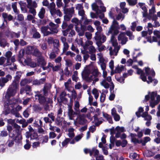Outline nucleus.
<instances>
[{"instance_id": "obj_1", "label": "nucleus", "mask_w": 160, "mask_h": 160, "mask_svg": "<svg viewBox=\"0 0 160 160\" xmlns=\"http://www.w3.org/2000/svg\"><path fill=\"white\" fill-rule=\"evenodd\" d=\"M19 85L12 82L7 90L5 97L8 100L5 102V110L3 111V114L6 115L9 113L11 108H12L15 103L16 99L15 98H12L11 99H9L11 97L15 96L19 89Z\"/></svg>"}, {"instance_id": "obj_2", "label": "nucleus", "mask_w": 160, "mask_h": 160, "mask_svg": "<svg viewBox=\"0 0 160 160\" xmlns=\"http://www.w3.org/2000/svg\"><path fill=\"white\" fill-rule=\"evenodd\" d=\"M119 29L118 23L114 19L112 24L109 28L108 32L107 33V35L108 36H109L110 34H112L110 41L114 47H120L118 46V43L115 37V36L118 35L119 32L118 30Z\"/></svg>"}, {"instance_id": "obj_3", "label": "nucleus", "mask_w": 160, "mask_h": 160, "mask_svg": "<svg viewBox=\"0 0 160 160\" xmlns=\"http://www.w3.org/2000/svg\"><path fill=\"white\" fill-rule=\"evenodd\" d=\"M43 6L48 7L51 16L54 18L56 17V15L59 17H61L62 16V13L59 9L56 8V5L55 3L52 2L49 4L47 0L43 1L42 2Z\"/></svg>"}, {"instance_id": "obj_4", "label": "nucleus", "mask_w": 160, "mask_h": 160, "mask_svg": "<svg viewBox=\"0 0 160 160\" xmlns=\"http://www.w3.org/2000/svg\"><path fill=\"white\" fill-rule=\"evenodd\" d=\"M95 2L92 4V9L96 12L99 18H102L104 17V14L102 12H105L106 8L100 0H95Z\"/></svg>"}, {"instance_id": "obj_5", "label": "nucleus", "mask_w": 160, "mask_h": 160, "mask_svg": "<svg viewBox=\"0 0 160 160\" xmlns=\"http://www.w3.org/2000/svg\"><path fill=\"white\" fill-rule=\"evenodd\" d=\"M150 99V105L152 108L154 107L160 101V95H157V92H153L151 93L148 92V94L145 96L146 101Z\"/></svg>"}, {"instance_id": "obj_6", "label": "nucleus", "mask_w": 160, "mask_h": 160, "mask_svg": "<svg viewBox=\"0 0 160 160\" xmlns=\"http://www.w3.org/2000/svg\"><path fill=\"white\" fill-rule=\"evenodd\" d=\"M14 129L12 128V126L10 125H8L7 129L9 133V136L12 138H14L17 137L18 134V131H19L21 128V127L17 123L14 124L13 125Z\"/></svg>"}, {"instance_id": "obj_7", "label": "nucleus", "mask_w": 160, "mask_h": 160, "mask_svg": "<svg viewBox=\"0 0 160 160\" xmlns=\"http://www.w3.org/2000/svg\"><path fill=\"white\" fill-rule=\"evenodd\" d=\"M145 72L146 74L147 75H148V80H146V81L148 84H149L150 83L152 82L153 81L154 84L153 85L155 86L158 83V81L156 79H153L152 77L155 76V74L154 71L152 69H150V68L147 67L145 68Z\"/></svg>"}, {"instance_id": "obj_8", "label": "nucleus", "mask_w": 160, "mask_h": 160, "mask_svg": "<svg viewBox=\"0 0 160 160\" xmlns=\"http://www.w3.org/2000/svg\"><path fill=\"white\" fill-rule=\"evenodd\" d=\"M91 73L90 76V82L92 81V83L94 84L98 81L100 73L98 72L97 68L95 67L92 69Z\"/></svg>"}, {"instance_id": "obj_9", "label": "nucleus", "mask_w": 160, "mask_h": 160, "mask_svg": "<svg viewBox=\"0 0 160 160\" xmlns=\"http://www.w3.org/2000/svg\"><path fill=\"white\" fill-rule=\"evenodd\" d=\"M12 79V76L10 74H8L5 77L0 78V87L1 88L4 87L5 84Z\"/></svg>"}, {"instance_id": "obj_10", "label": "nucleus", "mask_w": 160, "mask_h": 160, "mask_svg": "<svg viewBox=\"0 0 160 160\" xmlns=\"http://www.w3.org/2000/svg\"><path fill=\"white\" fill-rule=\"evenodd\" d=\"M120 48V47H116L113 49L111 47L109 48V54L111 58H114V56H117Z\"/></svg>"}, {"instance_id": "obj_11", "label": "nucleus", "mask_w": 160, "mask_h": 160, "mask_svg": "<svg viewBox=\"0 0 160 160\" xmlns=\"http://www.w3.org/2000/svg\"><path fill=\"white\" fill-rule=\"evenodd\" d=\"M118 40L121 44L124 45L127 42L128 39L124 32H121L118 37Z\"/></svg>"}, {"instance_id": "obj_12", "label": "nucleus", "mask_w": 160, "mask_h": 160, "mask_svg": "<svg viewBox=\"0 0 160 160\" xmlns=\"http://www.w3.org/2000/svg\"><path fill=\"white\" fill-rule=\"evenodd\" d=\"M60 40L63 43V52H65L69 49V45L67 41V39L65 37L63 36L61 37Z\"/></svg>"}, {"instance_id": "obj_13", "label": "nucleus", "mask_w": 160, "mask_h": 160, "mask_svg": "<svg viewBox=\"0 0 160 160\" xmlns=\"http://www.w3.org/2000/svg\"><path fill=\"white\" fill-rule=\"evenodd\" d=\"M49 30L51 32V34L57 33L58 32V26L57 24H56L52 22H50L49 23Z\"/></svg>"}, {"instance_id": "obj_14", "label": "nucleus", "mask_w": 160, "mask_h": 160, "mask_svg": "<svg viewBox=\"0 0 160 160\" xmlns=\"http://www.w3.org/2000/svg\"><path fill=\"white\" fill-rule=\"evenodd\" d=\"M87 122V120L81 115L79 116L76 120H74V124L75 125H76L77 123L83 125Z\"/></svg>"}, {"instance_id": "obj_15", "label": "nucleus", "mask_w": 160, "mask_h": 160, "mask_svg": "<svg viewBox=\"0 0 160 160\" xmlns=\"http://www.w3.org/2000/svg\"><path fill=\"white\" fill-rule=\"evenodd\" d=\"M30 33L33 38L38 39L41 37L40 34L37 31V29L34 27H33L31 28Z\"/></svg>"}, {"instance_id": "obj_16", "label": "nucleus", "mask_w": 160, "mask_h": 160, "mask_svg": "<svg viewBox=\"0 0 160 160\" xmlns=\"http://www.w3.org/2000/svg\"><path fill=\"white\" fill-rule=\"evenodd\" d=\"M94 39L96 40L100 41L102 42H104L107 39L106 37L102 34H98V33L96 32Z\"/></svg>"}, {"instance_id": "obj_17", "label": "nucleus", "mask_w": 160, "mask_h": 160, "mask_svg": "<svg viewBox=\"0 0 160 160\" xmlns=\"http://www.w3.org/2000/svg\"><path fill=\"white\" fill-rule=\"evenodd\" d=\"M76 113V112H74L71 106L68 105V115L70 120H73L74 118L75 117Z\"/></svg>"}, {"instance_id": "obj_18", "label": "nucleus", "mask_w": 160, "mask_h": 160, "mask_svg": "<svg viewBox=\"0 0 160 160\" xmlns=\"http://www.w3.org/2000/svg\"><path fill=\"white\" fill-rule=\"evenodd\" d=\"M91 73L90 71L87 69L84 70L82 73L83 78L88 82H90V76H89V75Z\"/></svg>"}, {"instance_id": "obj_19", "label": "nucleus", "mask_w": 160, "mask_h": 160, "mask_svg": "<svg viewBox=\"0 0 160 160\" xmlns=\"http://www.w3.org/2000/svg\"><path fill=\"white\" fill-rule=\"evenodd\" d=\"M35 93L36 94L35 96L36 98L38 99L40 103L41 104L44 103L46 101L45 97L41 94L39 91L36 92Z\"/></svg>"}, {"instance_id": "obj_20", "label": "nucleus", "mask_w": 160, "mask_h": 160, "mask_svg": "<svg viewBox=\"0 0 160 160\" xmlns=\"http://www.w3.org/2000/svg\"><path fill=\"white\" fill-rule=\"evenodd\" d=\"M22 74V72H17L16 73L15 76L14 77V80L12 81V82L19 85V81L21 78Z\"/></svg>"}, {"instance_id": "obj_21", "label": "nucleus", "mask_w": 160, "mask_h": 160, "mask_svg": "<svg viewBox=\"0 0 160 160\" xmlns=\"http://www.w3.org/2000/svg\"><path fill=\"white\" fill-rule=\"evenodd\" d=\"M67 7L63 8V9L64 14L71 15L72 16L74 12V8L72 7L71 8H67Z\"/></svg>"}, {"instance_id": "obj_22", "label": "nucleus", "mask_w": 160, "mask_h": 160, "mask_svg": "<svg viewBox=\"0 0 160 160\" xmlns=\"http://www.w3.org/2000/svg\"><path fill=\"white\" fill-rule=\"evenodd\" d=\"M116 132V133L115 137L116 138L120 137L121 133L124 132L125 131L123 127H120L119 126H117L115 128Z\"/></svg>"}, {"instance_id": "obj_23", "label": "nucleus", "mask_w": 160, "mask_h": 160, "mask_svg": "<svg viewBox=\"0 0 160 160\" xmlns=\"http://www.w3.org/2000/svg\"><path fill=\"white\" fill-rule=\"evenodd\" d=\"M24 62L26 65L32 68H35L38 66L37 63H36L33 61H32L30 58L25 59Z\"/></svg>"}, {"instance_id": "obj_24", "label": "nucleus", "mask_w": 160, "mask_h": 160, "mask_svg": "<svg viewBox=\"0 0 160 160\" xmlns=\"http://www.w3.org/2000/svg\"><path fill=\"white\" fill-rule=\"evenodd\" d=\"M37 66L42 67L43 66H45L47 62L45 60L43 57L41 56L37 59Z\"/></svg>"}, {"instance_id": "obj_25", "label": "nucleus", "mask_w": 160, "mask_h": 160, "mask_svg": "<svg viewBox=\"0 0 160 160\" xmlns=\"http://www.w3.org/2000/svg\"><path fill=\"white\" fill-rule=\"evenodd\" d=\"M48 30V27H43L41 28V32L44 36H47L51 34V32Z\"/></svg>"}, {"instance_id": "obj_26", "label": "nucleus", "mask_w": 160, "mask_h": 160, "mask_svg": "<svg viewBox=\"0 0 160 160\" xmlns=\"http://www.w3.org/2000/svg\"><path fill=\"white\" fill-rule=\"evenodd\" d=\"M45 80V78H42L39 80L36 79L32 81V83L33 85L38 86L43 84Z\"/></svg>"}, {"instance_id": "obj_27", "label": "nucleus", "mask_w": 160, "mask_h": 160, "mask_svg": "<svg viewBox=\"0 0 160 160\" xmlns=\"http://www.w3.org/2000/svg\"><path fill=\"white\" fill-rule=\"evenodd\" d=\"M137 73L138 74H141L140 78L143 81H146L147 79L146 77L145 76L144 73L141 69H138Z\"/></svg>"}, {"instance_id": "obj_28", "label": "nucleus", "mask_w": 160, "mask_h": 160, "mask_svg": "<svg viewBox=\"0 0 160 160\" xmlns=\"http://www.w3.org/2000/svg\"><path fill=\"white\" fill-rule=\"evenodd\" d=\"M32 81V80L30 78H24L21 80L20 84L21 86H24L27 83H29Z\"/></svg>"}, {"instance_id": "obj_29", "label": "nucleus", "mask_w": 160, "mask_h": 160, "mask_svg": "<svg viewBox=\"0 0 160 160\" xmlns=\"http://www.w3.org/2000/svg\"><path fill=\"white\" fill-rule=\"evenodd\" d=\"M80 104L79 102L77 101H75L74 102V109L77 113H80Z\"/></svg>"}, {"instance_id": "obj_30", "label": "nucleus", "mask_w": 160, "mask_h": 160, "mask_svg": "<svg viewBox=\"0 0 160 160\" xmlns=\"http://www.w3.org/2000/svg\"><path fill=\"white\" fill-rule=\"evenodd\" d=\"M51 85L50 84H47L44 86L43 89V93L44 95L46 96L51 88Z\"/></svg>"}, {"instance_id": "obj_31", "label": "nucleus", "mask_w": 160, "mask_h": 160, "mask_svg": "<svg viewBox=\"0 0 160 160\" xmlns=\"http://www.w3.org/2000/svg\"><path fill=\"white\" fill-rule=\"evenodd\" d=\"M2 16L4 19V21L6 22V20L8 21H11L13 19V17L10 14H8L6 13H3L2 14Z\"/></svg>"}, {"instance_id": "obj_32", "label": "nucleus", "mask_w": 160, "mask_h": 160, "mask_svg": "<svg viewBox=\"0 0 160 160\" xmlns=\"http://www.w3.org/2000/svg\"><path fill=\"white\" fill-rule=\"evenodd\" d=\"M27 7L28 8H36L37 7V4L35 1L32 0L27 3Z\"/></svg>"}, {"instance_id": "obj_33", "label": "nucleus", "mask_w": 160, "mask_h": 160, "mask_svg": "<svg viewBox=\"0 0 160 160\" xmlns=\"http://www.w3.org/2000/svg\"><path fill=\"white\" fill-rule=\"evenodd\" d=\"M33 52V54L37 57H40L41 56L42 53L35 46Z\"/></svg>"}, {"instance_id": "obj_34", "label": "nucleus", "mask_w": 160, "mask_h": 160, "mask_svg": "<svg viewBox=\"0 0 160 160\" xmlns=\"http://www.w3.org/2000/svg\"><path fill=\"white\" fill-rule=\"evenodd\" d=\"M74 129L72 128H70L68 129V135L69 137L71 138H72L75 136L74 131Z\"/></svg>"}, {"instance_id": "obj_35", "label": "nucleus", "mask_w": 160, "mask_h": 160, "mask_svg": "<svg viewBox=\"0 0 160 160\" xmlns=\"http://www.w3.org/2000/svg\"><path fill=\"white\" fill-rule=\"evenodd\" d=\"M125 67L122 65H118L115 68V72L116 73H120L123 71Z\"/></svg>"}, {"instance_id": "obj_36", "label": "nucleus", "mask_w": 160, "mask_h": 160, "mask_svg": "<svg viewBox=\"0 0 160 160\" xmlns=\"http://www.w3.org/2000/svg\"><path fill=\"white\" fill-rule=\"evenodd\" d=\"M9 44L8 43L5 39H0V46L2 48H4L7 46L8 47Z\"/></svg>"}, {"instance_id": "obj_37", "label": "nucleus", "mask_w": 160, "mask_h": 160, "mask_svg": "<svg viewBox=\"0 0 160 160\" xmlns=\"http://www.w3.org/2000/svg\"><path fill=\"white\" fill-rule=\"evenodd\" d=\"M45 13V10L43 7H42L40 9L38 13V16L41 19H42Z\"/></svg>"}, {"instance_id": "obj_38", "label": "nucleus", "mask_w": 160, "mask_h": 160, "mask_svg": "<svg viewBox=\"0 0 160 160\" xmlns=\"http://www.w3.org/2000/svg\"><path fill=\"white\" fill-rule=\"evenodd\" d=\"M35 47V46H28L25 49L27 53L30 54L32 53V51L33 50Z\"/></svg>"}, {"instance_id": "obj_39", "label": "nucleus", "mask_w": 160, "mask_h": 160, "mask_svg": "<svg viewBox=\"0 0 160 160\" xmlns=\"http://www.w3.org/2000/svg\"><path fill=\"white\" fill-rule=\"evenodd\" d=\"M18 123L22 124V127L23 128L26 127L28 124L26 120L23 118L22 119L20 120V121L18 122Z\"/></svg>"}, {"instance_id": "obj_40", "label": "nucleus", "mask_w": 160, "mask_h": 160, "mask_svg": "<svg viewBox=\"0 0 160 160\" xmlns=\"http://www.w3.org/2000/svg\"><path fill=\"white\" fill-rule=\"evenodd\" d=\"M92 94L94 96V97L97 100L98 97L99 92L98 90L95 88L93 89L92 91Z\"/></svg>"}, {"instance_id": "obj_41", "label": "nucleus", "mask_w": 160, "mask_h": 160, "mask_svg": "<svg viewBox=\"0 0 160 160\" xmlns=\"http://www.w3.org/2000/svg\"><path fill=\"white\" fill-rule=\"evenodd\" d=\"M12 54V52L10 51H8L6 52L5 56L7 58V63H9L10 61V58L11 57Z\"/></svg>"}, {"instance_id": "obj_42", "label": "nucleus", "mask_w": 160, "mask_h": 160, "mask_svg": "<svg viewBox=\"0 0 160 160\" xmlns=\"http://www.w3.org/2000/svg\"><path fill=\"white\" fill-rule=\"evenodd\" d=\"M97 58L99 59V62L105 61V59L103 57V54L100 52L97 54Z\"/></svg>"}, {"instance_id": "obj_43", "label": "nucleus", "mask_w": 160, "mask_h": 160, "mask_svg": "<svg viewBox=\"0 0 160 160\" xmlns=\"http://www.w3.org/2000/svg\"><path fill=\"white\" fill-rule=\"evenodd\" d=\"M100 83L101 85L103 86L106 88H109V85L106 82L105 79L102 80Z\"/></svg>"}, {"instance_id": "obj_44", "label": "nucleus", "mask_w": 160, "mask_h": 160, "mask_svg": "<svg viewBox=\"0 0 160 160\" xmlns=\"http://www.w3.org/2000/svg\"><path fill=\"white\" fill-rule=\"evenodd\" d=\"M76 30L80 36H82L84 35L85 31L81 30L78 27H76Z\"/></svg>"}, {"instance_id": "obj_45", "label": "nucleus", "mask_w": 160, "mask_h": 160, "mask_svg": "<svg viewBox=\"0 0 160 160\" xmlns=\"http://www.w3.org/2000/svg\"><path fill=\"white\" fill-rule=\"evenodd\" d=\"M30 111L28 108H27L23 112V116L26 118L28 117Z\"/></svg>"}, {"instance_id": "obj_46", "label": "nucleus", "mask_w": 160, "mask_h": 160, "mask_svg": "<svg viewBox=\"0 0 160 160\" xmlns=\"http://www.w3.org/2000/svg\"><path fill=\"white\" fill-rule=\"evenodd\" d=\"M103 116L107 119L109 123H112L113 121L112 118L110 115L107 114H104Z\"/></svg>"}, {"instance_id": "obj_47", "label": "nucleus", "mask_w": 160, "mask_h": 160, "mask_svg": "<svg viewBox=\"0 0 160 160\" xmlns=\"http://www.w3.org/2000/svg\"><path fill=\"white\" fill-rule=\"evenodd\" d=\"M125 16L124 14L119 13L116 17V19L118 20H121V21L123 20Z\"/></svg>"}, {"instance_id": "obj_48", "label": "nucleus", "mask_w": 160, "mask_h": 160, "mask_svg": "<svg viewBox=\"0 0 160 160\" xmlns=\"http://www.w3.org/2000/svg\"><path fill=\"white\" fill-rule=\"evenodd\" d=\"M17 3L16 2L12 3V7L14 12L17 14H18V11L17 9Z\"/></svg>"}, {"instance_id": "obj_49", "label": "nucleus", "mask_w": 160, "mask_h": 160, "mask_svg": "<svg viewBox=\"0 0 160 160\" xmlns=\"http://www.w3.org/2000/svg\"><path fill=\"white\" fill-rule=\"evenodd\" d=\"M88 50L90 54L94 53L96 51L95 48L93 46H90L88 48Z\"/></svg>"}, {"instance_id": "obj_50", "label": "nucleus", "mask_w": 160, "mask_h": 160, "mask_svg": "<svg viewBox=\"0 0 160 160\" xmlns=\"http://www.w3.org/2000/svg\"><path fill=\"white\" fill-rule=\"evenodd\" d=\"M8 65H9V68L11 70H14L17 69L16 65L14 63H12L10 64H8Z\"/></svg>"}, {"instance_id": "obj_51", "label": "nucleus", "mask_w": 160, "mask_h": 160, "mask_svg": "<svg viewBox=\"0 0 160 160\" xmlns=\"http://www.w3.org/2000/svg\"><path fill=\"white\" fill-rule=\"evenodd\" d=\"M141 8L143 10V12H142L143 17H146L148 13V10L146 7L144 6H143Z\"/></svg>"}, {"instance_id": "obj_52", "label": "nucleus", "mask_w": 160, "mask_h": 160, "mask_svg": "<svg viewBox=\"0 0 160 160\" xmlns=\"http://www.w3.org/2000/svg\"><path fill=\"white\" fill-rule=\"evenodd\" d=\"M71 49L72 51L75 52L77 54H78L79 53V50L76 48L73 44H72L71 47Z\"/></svg>"}, {"instance_id": "obj_53", "label": "nucleus", "mask_w": 160, "mask_h": 160, "mask_svg": "<svg viewBox=\"0 0 160 160\" xmlns=\"http://www.w3.org/2000/svg\"><path fill=\"white\" fill-rule=\"evenodd\" d=\"M33 109L35 112H38L41 110L42 108L38 105H34L32 106Z\"/></svg>"}, {"instance_id": "obj_54", "label": "nucleus", "mask_w": 160, "mask_h": 160, "mask_svg": "<svg viewBox=\"0 0 160 160\" xmlns=\"http://www.w3.org/2000/svg\"><path fill=\"white\" fill-rule=\"evenodd\" d=\"M78 13L79 15L81 16V19L85 18L86 16L85 14V12L83 9L78 11Z\"/></svg>"}, {"instance_id": "obj_55", "label": "nucleus", "mask_w": 160, "mask_h": 160, "mask_svg": "<svg viewBox=\"0 0 160 160\" xmlns=\"http://www.w3.org/2000/svg\"><path fill=\"white\" fill-rule=\"evenodd\" d=\"M89 40H87L86 41L85 45L83 46V48L84 49H86L87 48V47L89 45L92 46L93 42L92 41Z\"/></svg>"}, {"instance_id": "obj_56", "label": "nucleus", "mask_w": 160, "mask_h": 160, "mask_svg": "<svg viewBox=\"0 0 160 160\" xmlns=\"http://www.w3.org/2000/svg\"><path fill=\"white\" fill-rule=\"evenodd\" d=\"M126 1L131 6L135 5L137 2V0H126Z\"/></svg>"}, {"instance_id": "obj_57", "label": "nucleus", "mask_w": 160, "mask_h": 160, "mask_svg": "<svg viewBox=\"0 0 160 160\" xmlns=\"http://www.w3.org/2000/svg\"><path fill=\"white\" fill-rule=\"evenodd\" d=\"M56 4L57 7L58 8L63 6V5L62 0H56Z\"/></svg>"}, {"instance_id": "obj_58", "label": "nucleus", "mask_w": 160, "mask_h": 160, "mask_svg": "<svg viewBox=\"0 0 160 160\" xmlns=\"http://www.w3.org/2000/svg\"><path fill=\"white\" fill-rule=\"evenodd\" d=\"M64 74L67 76L71 75L72 72L69 71L68 67H66L64 70Z\"/></svg>"}, {"instance_id": "obj_59", "label": "nucleus", "mask_w": 160, "mask_h": 160, "mask_svg": "<svg viewBox=\"0 0 160 160\" xmlns=\"http://www.w3.org/2000/svg\"><path fill=\"white\" fill-rule=\"evenodd\" d=\"M14 144V141L13 140H8L6 142L7 145L9 147H11Z\"/></svg>"}, {"instance_id": "obj_60", "label": "nucleus", "mask_w": 160, "mask_h": 160, "mask_svg": "<svg viewBox=\"0 0 160 160\" xmlns=\"http://www.w3.org/2000/svg\"><path fill=\"white\" fill-rule=\"evenodd\" d=\"M65 55L66 56L70 55L72 58L74 57L75 56V54L70 51H66V52Z\"/></svg>"}, {"instance_id": "obj_61", "label": "nucleus", "mask_w": 160, "mask_h": 160, "mask_svg": "<svg viewBox=\"0 0 160 160\" xmlns=\"http://www.w3.org/2000/svg\"><path fill=\"white\" fill-rule=\"evenodd\" d=\"M62 60V58L61 56H58L55 59L54 61L56 63H58V65H61Z\"/></svg>"}, {"instance_id": "obj_62", "label": "nucleus", "mask_w": 160, "mask_h": 160, "mask_svg": "<svg viewBox=\"0 0 160 160\" xmlns=\"http://www.w3.org/2000/svg\"><path fill=\"white\" fill-rule=\"evenodd\" d=\"M35 8H28L29 9V12L33 14L34 16H35L36 14V12L35 9H34Z\"/></svg>"}, {"instance_id": "obj_63", "label": "nucleus", "mask_w": 160, "mask_h": 160, "mask_svg": "<svg viewBox=\"0 0 160 160\" xmlns=\"http://www.w3.org/2000/svg\"><path fill=\"white\" fill-rule=\"evenodd\" d=\"M26 144L24 145V148L26 149H29L31 147V145L29 143V141L28 139L26 140Z\"/></svg>"}, {"instance_id": "obj_64", "label": "nucleus", "mask_w": 160, "mask_h": 160, "mask_svg": "<svg viewBox=\"0 0 160 160\" xmlns=\"http://www.w3.org/2000/svg\"><path fill=\"white\" fill-rule=\"evenodd\" d=\"M53 44L55 47L57 48L59 46V42L58 40L57 39H55L53 41Z\"/></svg>"}]
</instances>
